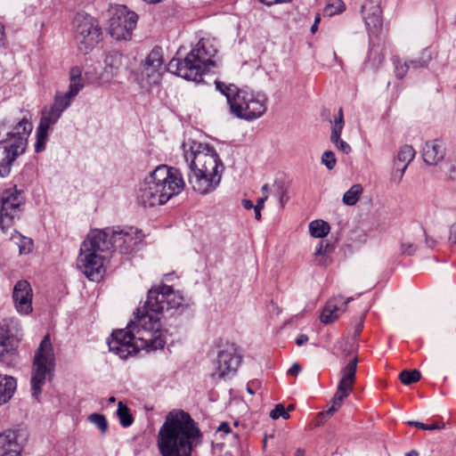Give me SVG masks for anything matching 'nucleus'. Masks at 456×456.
Masks as SVG:
<instances>
[{
  "mask_svg": "<svg viewBox=\"0 0 456 456\" xmlns=\"http://www.w3.org/2000/svg\"><path fill=\"white\" fill-rule=\"evenodd\" d=\"M184 297L171 286L161 283L152 287L142 308H138L134 320L126 329L114 330L107 343L110 352L120 359L135 354L140 347L157 350L164 347L167 331L162 329L160 315L169 309H178Z\"/></svg>",
  "mask_w": 456,
  "mask_h": 456,
  "instance_id": "nucleus-1",
  "label": "nucleus"
},
{
  "mask_svg": "<svg viewBox=\"0 0 456 456\" xmlns=\"http://www.w3.org/2000/svg\"><path fill=\"white\" fill-rule=\"evenodd\" d=\"M203 435L198 423L183 410L169 411L157 435L160 456H191L202 443Z\"/></svg>",
  "mask_w": 456,
  "mask_h": 456,
  "instance_id": "nucleus-2",
  "label": "nucleus"
},
{
  "mask_svg": "<svg viewBox=\"0 0 456 456\" xmlns=\"http://www.w3.org/2000/svg\"><path fill=\"white\" fill-rule=\"evenodd\" d=\"M183 151L191 170L188 181L192 190L202 195L214 191L224 170L216 151L207 143L191 141L183 144Z\"/></svg>",
  "mask_w": 456,
  "mask_h": 456,
  "instance_id": "nucleus-3",
  "label": "nucleus"
},
{
  "mask_svg": "<svg viewBox=\"0 0 456 456\" xmlns=\"http://www.w3.org/2000/svg\"><path fill=\"white\" fill-rule=\"evenodd\" d=\"M32 128L21 110L0 122V177L7 176L14 161L25 152Z\"/></svg>",
  "mask_w": 456,
  "mask_h": 456,
  "instance_id": "nucleus-4",
  "label": "nucleus"
},
{
  "mask_svg": "<svg viewBox=\"0 0 456 456\" xmlns=\"http://www.w3.org/2000/svg\"><path fill=\"white\" fill-rule=\"evenodd\" d=\"M182 173L166 165L157 167L142 182L138 202L144 208L163 205L184 188Z\"/></svg>",
  "mask_w": 456,
  "mask_h": 456,
  "instance_id": "nucleus-5",
  "label": "nucleus"
},
{
  "mask_svg": "<svg viewBox=\"0 0 456 456\" xmlns=\"http://www.w3.org/2000/svg\"><path fill=\"white\" fill-rule=\"evenodd\" d=\"M217 52L216 41L201 38L183 60L172 59L168 71L191 81H199L206 72L216 66L214 57Z\"/></svg>",
  "mask_w": 456,
  "mask_h": 456,
  "instance_id": "nucleus-6",
  "label": "nucleus"
},
{
  "mask_svg": "<svg viewBox=\"0 0 456 456\" xmlns=\"http://www.w3.org/2000/svg\"><path fill=\"white\" fill-rule=\"evenodd\" d=\"M216 89L225 96L230 111L239 118L252 120L260 118L266 110L267 97L240 89L233 84L215 81Z\"/></svg>",
  "mask_w": 456,
  "mask_h": 456,
  "instance_id": "nucleus-7",
  "label": "nucleus"
},
{
  "mask_svg": "<svg viewBox=\"0 0 456 456\" xmlns=\"http://www.w3.org/2000/svg\"><path fill=\"white\" fill-rule=\"evenodd\" d=\"M104 235L91 231L80 247V253L77 260L79 270L91 281L102 277L103 253L108 252V243L104 242Z\"/></svg>",
  "mask_w": 456,
  "mask_h": 456,
  "instance_id": "nucleus-8",
  "label": "nucleus"
},
{
  "mask_svg": "<svg viewBox=\"0 0 456 456\" xmlns=\"http://www.w3.org/2000/svg\"><path fill=\"white\" fill-rule=\"evenodd\" d=\"M83 87L81 68L77 66L71 68L69 90L64 94L56 93L53 103L42 110L38 126L49 130L55 125Z\"/></svg>",
  "mask_w": 456,
  "mask_h": 456,
  "instance_id": "nucleus-9",
  "label": "nucleus"
},
{
  "mask_svg": "<svg viewBox=\"0 0 456 456\" xmlns=\"http://www.w3.org/2000/svg\"><path fill=\"white\" fill-rule=\"evenodd\" d=\"M55 370V354L49 334L41 340L38 348L35 352L31 370V392L32 396L39 399L42 387L47 380H51Z\"/></svg>",
  "mask_w": 456,
  "mask_h": 456,
  "instance_id": "nucleus-10",
  "label": "nucleus"
},
{
  "mask_svg": "<svg viewBox=\"0 0 456 456\" xmlns=\"http://www.w3.org/2000/svg\"><path fill=\"white\" fill-rule=\"evenodd\" d=\"M75 39L78 49L88 53L98 44L102 34L97 20L92 16L78 12L74 19Z\"/></svg>",
  "mask_w": 456,
  "mask_h": 456,
  "instance_id": "nucleus-11",
  "label": "nucleus"
},
{
  "mask_svg": "<svg viewBox=\"0 0 456 456\" xmlns=\"http://www.w3.org/2000/svg\"><path fill=\"white\" fill-rule=\"evenodd\" d=\"M138 15L125 5L117 6L109 20L108 30L116 40H129L136 27Z\"/></svg>",
  "mask_w": 456,
  "mask_h": 456,
  "instance_id": "nucleus-12",
  "label": "nucleus"
},
{
  "mask_svg": "<svg viewBox=\"0 0 456 456\" xmlns=\"http://www.w3.org/2000/svg\"><path fill=\"white\" fill-rule=\"evenodd\" d=\"M358 359L354 356L341 370V379L339 380L337 391L331 401L330 408L320 413V417H331L342 405L345 398H346L353 391V386L355 381Z\"/></svg>",
  "mask_w": 456,
  "mask_h": 456,
  "instance_id": "nucleus-13",
  "label": "nucleus"
},
{
  "mask_svg": "<svg viewBox=\"0 0 456 456\" xmlns=\"http://www.w3.org/2000/svg\"><path fill=\"white\" fill-rule=\"evenodd\" d=\"M23 203V193L16 187L4 191L0 208V227L3 232H6L15 220L20 217Z\"/></svg>",
  "mask_w": 456,
  "mask_h": 456,
  "instance_id": "nucleus-14",
  "label": "nucleus"
},
{
  "mask_svg": "<svg viewBox=\"0 0 456 456\" xmlns=\"http://www.w3.org/2000/svg\"><path fill=\"white\" fill-rule=\"evenodd\" d=\"M241 362L234 345H228L218 352L216 362H214V371L212 377L224 379L232 376L236 373Z\"/></svg>",
  "mask_w": 456,
  "mask_h": 456,
  "instance_id": "nucleus-15",
  "label": "nucleus"
},
{
  "mask_svg": "<svg viewBox=\"0 0 456 456\" xmlns=\"http://www.w3.org/2000/svg\"><path fill=\"white\" fill-rule=\"evenodd\" d=\"M33 290L28 281L21 280L16 282L12 290V300L20 314L28 315L33 311Z\"/></svg>",
  "mask_w": 456,
  "mask_h": 456,
  "instance_id": "nucleus-16",
  "label": "nucleus"
},
{
  "mask_svg": "<svg viewBox=\"0 0 456 456\" xmlns=\"http://www.w3.org/2000/svg\"><path fill=\"white\" fill-rule=\"evenodd\" d=\"M353 299L351 297L346 299L340 295L330 298L322 312L321 321L325 324L333 322L346 311L347 304Z\"/></svg>",
  "mask_w": 456,
  "mask_h": 456,
  "instance_id": "nucleus-17",
  "label": "nucleus"
},
{
  "mask_svg": "<svg viewBox=\"0 0 456 456\" xmlns=\"http://www.w3.org/2000/svg\"><path fill=\"white\" fill-rule=\"evenodd\" d=\"M362 12L369 33L377 36L382 28L380 6L371 5L367 3L362 6Z\"/></svg>",
  "mask_w": 456,
  "mask_h": 456,
  "instance_id": "nucleus-18",
  "label": "nucleus"
},
{
  "mask_svg": "<svg viewBox=\"0 0 456 456\" xmlns=\"http://www.w3.org/2000/svg\"><path fill=\"white\" fill-rule=\"evenodd\" d=\"M423 159L428 165H437L445 156V147L442 141L427 142L423 148Z\"/></svg>",
  "mask_w": 456,
  "mask_h": 456,
  "instance_id": "nucleus-19",
  "label": "nucleus"
},
{
  "mask_svg": "<svg viewBox=\"0 0 456 456\" xmlns=\"http://www.w3.org/2000/svg\"><path fill=\"white\" fill-rule=\"evenodd\" d=\"M416 151L412 146L405 144L402 146L394 159L395 173H399L398 182H401L408 166L413 160Z\"/></svg>",
  "mask_w": 456,
  "mask_h": 456,
  "instance_id": "nucleus-20",
  "label": "nucleus"
},
{
  "mask_svg": "<svg viewBox=\"0 0 456 456\" xmlns=\"http://www.w3.org/2000/svg\"><path fill=\"white\" fill-rule=\"evenodd\" d=\"M0 456H20L15 431L7 430L0 434Z\"/></svg>",
  "mask_w": 456,
  "mask_h": 456,
  "instance_id": "nucleus-21",
  "label": "nucleus"
},
{
  "mask_svg": "<svg viewBox=\"0 0 456 456\" xmlns=\"http://www.w3.org/2000/svg\"><path fill=\"white\" fill-rule=\"evenodd\" d=\"M94 232H101L104 235V242L108 243V252L118 249L122 253L123 232L120 226L93 230Z\"/></svg>",
  "mask_w": 456,
  "mask_h": 456,
  "instance_id": "nucleus-22",
  "label": "nucleus"
},
{
  "mask_svg": "<svg viewBox=\"0 0 456 456\" xmlns=\"http://www.w3.org/2000/svg\"><path fill=\"white\" fill-rule=\"evenodd\" d=\"M122 254H126L134 250V246L142 240V232L134 227H126L122 228Z\"/></svg>",
  "mask_w": 456,
  "mask_h": 456,
  "instance_id": "nucleus-23",
  "label": "nucleus"
},
{
  "mask_svg": "<svg viewBox=\"0 0 456 456\" xmlns=\"http://www.w3.org/2000/svg\"><path fill=\"white\" fill-rule=\"evenodd\" d=\"M16 380L10 376L0 375V405L8 402L16 389Z\"/></svg>",
  "mask_w": 456,
  "mask_h": 456,
  "instance_id": "nucleus-24",
  "label": "nucleus"
},
{
  "mask_svg": "<svg viewBox=\"0 0 456 456\" xmlns=\"http://www.w3.org/2000/svg\"><path fill=\"white\" fill-rule=\"evenodd\" d=\"M385 59L384 46L379 44L370 43L368 57L365 61V64L377 69L383 62Z\"/></svg>",
  "mask_w": 456,
  "mask_h": 456,
  "instance_id": "nucleus-25",
  "label": "nucleus"
},
{
  "mask_svg": "<svg viewBox=\"0 0 456 456\" xmlns=\"http://www.w3.org/2000/svg\"><path fill=\"white\" fill-rule=\"evenodd\" d=\"M164 63L162 49L154 47L146 57L142 66L162 69Z\"/></svg>",
  "mask_w": 456,
  "mask_h": 456,
  "instance_id": "nucleus-26",
  "label": "nucleus"
},
{
  "mask_svg": "<svg viewBox=\"0 0 456 456\" xmlns=\"http://www.w3.org/2000/svg\"><path fill=\"white\" fill-rule=\"evenodd\" d=\"M330 224L323 220H314L309 224V232L314 238H323L330 232Z\"/></svg>",
  "mask_w": 456,
  "mask_h": 456,
  "instance_id": "nucleus-27",
  "label": "nucleus"
},
{
  "mask_svg": "<svg viewBox=\"0 0 456 456\" xmlns=\"http://www.w3.org/2000/svg\"><path fill=\"white\" fill-rule=\"evenodd\" d=\"M162 69L142 66V76L150 86L158 85L161 80Z\"/></svg>",
  "mask_w": 456,
  "mask_h": 456,
  "instance_id": "nucleus-28",
  "label": "nucleus"
},
{
  "mask_svg": "<svg viewBox=\"0 0 456 456\" xmlns=\"http://www.w3.org/2000/svg\"><path fill=\"white\" fill-rule=\"evenodd\" d=\"M362 193L361 184H354L343 196V202L347 206H354Z\"/></svg>",
  "mask_w": 456,
  "mask_h": 456,
  "instance_id": "nucleus-29",
  "label": "nucleus"
},
{
  "mask_svg": "<svg viewBox=\"0 0 456 456\" xmlns=\"http://www.w3.org/2000/svg\"><path fill=\"white\" fill-rule=\"evenodd\" d=\"M343 128H344V115H343V110H342V108H340L338 110L337 117H335L333 122L331 123L330 141L337 140L338 138H340Z\"/></svg>",
  "mask_w": 456,
  "mask_h": 456,
  "instance_id": "nucleus-30",
  "label": "nucleus"
},
{
  "mask_svg": "<svg viewBox=\"0 0 456 456\" xmlns=\"http://www.w3.org/2000/svg\"><path fill=\"white\" fill-rule=\"evenodd\" d=\"M117 415L120 424L123 427L126 428L133 424L134 419L130 413V411L128 407L122 402H119L118 404Z\"/></svg>",
  "mask_w": 456,
  "mask_h": 456,
  "instance_id": "nucleus-31",
  "label": "nucleus"
},
{
  "mask_svg": "<svg viewBox=\"0 0 456 456\" xmlns=\"http://www.w3.org/2000/svg\"><path fill=\"white\" fill-rule=\"evenodd\" d=\"M104 63L106 72L113 74L120 66L121 55L117 52L110 53L106 55Z\"/></svg>",
  "mask_w": 456,
  "mask_h": 456,
  "instance_id": "nucleus-32",
  "label": "nucleus"
},
{
  "mask_svg": "<svg viewBox=\"0 0 456 456\" xmlns=\"http://www.w3.org/2000/svg\"><path fill=\"white\" fill-rule=\"evenodd\" d=\"M431 59H432L431 53L428 48H426L422 51L421 56L419 58L411 60L408 61V63H410V69L411 68V69H417L426 68L428 65Z\"/></svg>",
  "mask_w": 456,
  "mask_h": 456,
  "instance_id": "nucleus-33",
  "label": "nucleus"
},
{
  "mask_svg": "<svg viewBox=\"0 0 456 456\" xmlns=\"http://www.w3.org/2000/svg\"><path fill=\"white\" fill-rule=\"evenodd\" d=\"M17 235L15 237H12V240H18V241H15L16 244L19 246V252L20 255H26L28 254L33 248V241L32 240L26 238L22 236L21 234L15 232Z\"/></svg>",
  "mask_w": 456,
  "mask_h": 456,
  "instance_id": "nucleus-34",
  "label": "nucleus"
},
{
  "mask_svg": "<svg viewBox=\"0 0 456 456\" xmlns=\"http://www.w3.org/2000/svg\"><path fill=\"white\" fill-rule=\"evenodd\" d=\"M421 374L418 370H403L399 375L401 382L404 385H411L419 381Z\"/></svg>",
  "mask_w": 456,
  "mask_h": 456,
  "instance_id": "nucleus-35",
  "label": "nucleus"
},
{
  "mask_svg": "<svg viewBox=\"0 0 456 456\" xmlns=\"http://www.w3.org/2000/svg\"><path fill=\"white\" fill-rule=\"evenodd\" d=\"M88 421L94 424L102 434L108 431V422L104 415L100 413H92L87 418Z\"/></svg>",
  "mask_w": 456,
  "mask_h": 456,
  "instance_id": "nucleus-36",
  "label": "nucleus"
},
{
  "mask_svg": "<svg viewBox=\"0 0 456 456\" xmlns=\"http://www.w3.org/2000/svg\"><path fill=\"white\" fill-rule=\"evenodd\" d=\"M12 349L7 330L0 325V358Z\"/></svg>",
  "mask_w": 456,
  "mask_h": 456,
  "instance_id": "nucleus-37",
  "label": "nucleus"
},
{
  "mask_svg": "<svg viewBox=\"0 0 456 456\" xmlns=\"http://www.w3.org/2000/svg\"><path fill=\"white\" fill-rule=\"evenodd\" d=\"M48 131L45 128L37 126V141L35 143V151L40 152L45 150V143L48 138Z\"/></svg>",
  "mask_w": 456,
  "mask_h": 456,
  "instance_id": "nucleus-38",
  "label": "nucleus"
},
{
  "mask_svg": "<svg viewBox=\"0 0 456 456\" xmlns=\"http://www.w3.org/2000/svg\"><path fill=\"white\" fill-rule=\"evenodd\" d=\"M344 4L341 0H329L324 9L325 14L332 16L343 11Z\"/></svg>",
  "mask_w": 456,
  "mask_h": 456,
  "instance_id": "nucleus-39",
  "label": "nucleus"
},
{
  "mask_svg": "<svg viewBox=\"0 0 456 456\" xmlns=\"http://www.w3.org/2000/svg\"><path fill=\"white\" fill-rule=\"evenodd\" d=\"M395 73L396 77L403 78L410 69V63L408 61H402L400 59L394 60Z\"/></svg>",
  "mask_w": 456,
  "mask_h": 456,
  "instance_id": "nucleus-40",
  "label": "nucleus"
},
{
  "mask_svg": "<svg viewBox=\"0 0 456 456\" xmlns=\"http://www.w3.org/2000/svg\"><path fill=\"white\" fill-rule=\"evenodd\" d=\"M337 159L335 154L331 151H326L322 156V164H323L329 170L335 167Z\"/></svg>",
  "mask_w": 456,
  "mask_h": 456,
  "instance_id": "nucleus-41",
  "label": "nucleus"
},
{
  "mask_svg": "<svg viewBox=\"0 0 456 456\" xmlns=\"http://www.w3.org/2000/svg\"><path fill=\"white\" fill-rule=\"evenodd\" d=\"M417 249V244L411 240H406L401 242L400 251L403 256H412Z\"/></svg>",
  "mask_w": 456,
  "mask_h": 456,
  "instance_id": "nucleus-42",
  "label": "nucleus"
},
{
  "mask_svg": "<svg viewBox=\"0 0 456 456\" xmlns=\"http://www.w3.org/2000/svg\"><path fill=\"white\" fill-rule=\"evenodd\" d=\"M270 417L273 419H277L280 417L284 419H288L289 418V411L285 410L284 406L281 403H279L271 411Z\"/></svg>",
  "mask_w": 456,
  "mask_h": 456,
  "instance_id": "nucleus-43",
  "label": "nucleus"
},
{
  "mask_svg": "<svg viewBox=\"0 0 456 456\" xmlns=\"http://www.w3.org/2000/svg\"><path fill=\"white\" fill-rule=\"evenodd\" d=\"M333 245L328 242L327 240H321L315 248L314 254L322 255V254H329L333 251Z\"/></svg>",
  "mask_w": 456,
  "mask_h": 456,
  "instance_id": "nucleus-44",
  "label": "nucleus"
},
{
  "mask_svg": "<svg viewBox=\"0 0 456 456\" xmlns=\"http://www.w3.org/2000/svg\"><path fill=\"white\" fill-rule=\"evenodd\" d=\"M341 152L348 154L351 152V146L341 138L330 141Z\"/></svg>",
  "mask_w": 456,
  "mask_h": 456,
  "instance_id": "nucleus-45",
  "label": "nucleus"
},
{
  "mask_svg": "<svg viewBox=\"0 0 456 456\" xmlns=\"http://www.w3.org/2000/svg\"><path fill=\"white\" fill-rule=\"evenodd\" d=\"M314 262L315 265L320 266H326L330 263V259L329 256V254H322V255H315L314 257Z\"/></svg>",
  "mask_w": 456,
  "mask_h": 456,
  "instance_id": "nucleus-46",
  "label": "nucleus"
},
{
  "mask_svg": "<svg viewBox=\"0 0 456 456\" xmlns=\"http://www.w3.org/2000/svg\"><path fill=\"white\" fill-rule=\"evenodd\" d=\"M276 196L280 201L281 206L283 207L285 202H287L288 200V197L286 191L283 189L281 185H277Z\"/></svg>",
  "mask_w": 456,
  "mask_h": 456,
  "instance_id": "nucleus-47",
  "label": "nucleus"
},
{
  "mask_svg": "<svg viewBox=\"0 0 456 456\" xmlns=\"http://www.w3.org/2000/svg\"><path fill=\"white\" fill-rule=\"evenodd\" d=\"M420 232L422 233V236L425 237V243L427 247L429 248H434L437 244V240L428 236L423 229H420Z\"/></svg>",
  "mask_w": 456,
  "mask_h": 456,
  "instance_id": "nucleus-48",
  "label": "nucleus"
},
{
  "mask_svg": "<svg viewBox=\"0 0 456 456\" xmlns=\"http://www.w3.org/2000/svg\"><path fill=\"white\" fill-rule=\"evenodd\" d=\"M257 1L262 3L263 4H265L266 6H273V5H275V4L289 3L292 0H257Z\"/></svg>",
  "mask_w": 456,
  "mask_h": 456,
  "instance_id": "nucleus-49",
  "label": "nucleus"
},
{
  "mask_svg": "<svg viewBox=\"0 0 456 456\" xmlns=\"http://www.w3.org/2000/svg\"><path fill=\"white\" fill-rule=\"evenodd\" d=\"M301 371V366L295 362L291 365V367L288 370V374L291 376H296Z\"/></svg>",
  "mask_w": 456,
  "mask_h": 456,
  "instance_id": "nucleus-50",
  "label": "nucleus"
},
{
  "mask_svg": "<svg viewBox=\"0 0 456 456\" xmlns=\"http://www.w3.org/2000/svg\"><path fill=\"white\" fill-rule=\"evenodd\" d=\"M448 175L451 180L456 181V159L451 164Z\"/></svg>",
  "mask_w": 456,
  "mask_h": 456,
  "instance_id": "nucleus-51",
  "label": "nucleus"
},
{
  "mask_svg": "<svg viewBox=\"0 0 456 456\" xmlns=\"http://www.w3.org/2000/svg\"><path fill=\"white\" fill-rule=\"evenodd\" d=\"M449 240L451 243L456 244V223L450 227Z\"/></svg>",
  "mask_w": 456,
  "mask_h": 456,
  "instance_id": "nucleus-52",
  "label": "nucleus"
},
{
  "mask_svg": "<svg viewBox=\"0 0 456 456\" xmlns=\"http://www.w3.org/2000/svg\"><path fill=\"white\" fill-rule=\"evenodd\" d=\"M308 341V337L305 334H300L297 339H296V343L297 346H303L305 343H306Z\"/></svg>",
  "mask_w": 456,
  "mask_h": 456,
  "instance_id": "nucleus-53",
  "label": "nucleus"
},
{
  "mask_svg": "<svg viewBox=\"0 0 456 456\" xmlns=\"http://www.w3.org/2000/svg\"><path fill=\"white\" fill-rule=\"evenodd\" d=\"M217 432H224L228 434L230 432V426L226 422H222L220 426L217 428Z\"/></svg>",
  "mask_w": 456,
  "mask_h": 456,
  "instance_id": "nucleus-54",
  "label": "nucleus"
},
{
  "mask_svg": "<svg viewBox=\"0 0 456 456\" xmlns=\"http://www.w3.org/2000/svg\"><path fill=\"white\" fill-rule=\"evenodd\" d=\"M266 199H267V195H265L264 197L259 198L257 200L256 205L254 207V208L263 209L265 207V201L266 200Z\"/></svg>",
  "mask_w": 456,
  "mask_h": 456,
  "instance_id": "nucleus-55",
  "label": "nucleus"
},
{
  "mask_svg": "<svg viewBox=\"0 0 456 456\" xmlns=\"http://www.w3.org/2000/svg\"><path fill=\"white\" fill-rule=\"evenodd\" d=\"M320 20H321V18H320V16H319V15H317V16L315 17V19H314V24L312 25L311 29H310V30H311V32H312L313 34H314V33H315V32L317 31V29H318V23L320 22Z\"/></svg>",
  "mask_w": 456,
  "mask_h": 456,
  "instance_id": "nucleus-56",
  "label": "nucleus"
},
{
  "mask_svg": "<svg viewBox=\"0 0 456 456\" xmlns=\"http://www.w3.org/2000/svg\"><path fill=\"white\" fill-rule=\"evenodd\" d=\"M4 38H5V36H4V26L0 23V47L4 46Z\"/></svg>",
  "mask_w": 456,
  "mask_h": 456,
  "instance_id": "nucleus-57",
  "label": "nucleus"
},
{
  "mask_svg": "<svg viewBox=\"0 0 456 456\" xmlns=\"http://www.w3.org/2000/svg\"><path fill=\"white\" fill-rule=\"evenodd\" d=\"M444 427V425L443 424L442 426L438 425V424H426V428H425V430H434V429H440V428H443Z\"/></svg>",
  "mask_w": 456,
  "mask_h": 456,
  "instance_id": "nucleus-58",
  "label": "nucleus"
},
{
  "mask_svg": "<svg viewBox=\"0 0 456 456\" xmlns=\"http://www.w3.org/2000/svg\"><path fill=\"white\" fill-rule=\"evenodd\" d=\"M242 206L246 209H251L255 207L251 200L246 199L242 200Z\"/></svg>",
  "mask_w": 456,
  "mask_h": 456,
  "instance_id": "nucleus-59",
  "label": "nucleus"
},
{
  "mask_svg": "<svg viewBox=\"0 0 456 456\" xmlns=\"http://www.w3.org/2000/svg\"><path fill=\"white\" fill-rule=\"evenodd\" d=\"M408 424L411 425V426H414V427H417V428H419L420 429H423V430H425V428H426V424L425 423L419 422V421H409Z\"/></svg>",
  "mask_w": 456,
  "mask_h": 456,
  "instance_id": "nucleus-60",
  "label": "nucleus"
},
{
  "mask_svg": "<svg viewBox=\"0 0 456 456\" xmlns=\"http://www.w3.org/2000/svg\"><path fill=\"white\" fill-rule=\"evenodd\" d=\"M362 327H363V324L362 322H360L356 328H355V330H354V337H358L360 335V333L362 332Z\"/></svg>",
  "mask_w": 456,
  "mask_h": 456,
  "instance_id": "nucleus-61",
  "label": "nucleus"
},
{
  "mask_svg": "<svg viewBox=\"0 0 456 456\" xmlns=\"http://www.w3.org/2000/svg\"><path fill=\"white\" fill-rule=\"evenodd\" d=\"M399 173H395V167H394V170L392 173V180L395 181L396 183H399L398 182Z\"/></svg>",
  "mask_w": 456,
  "mask_h": 456,
  "instance_id": "nucleus-62",
  "label": "nucleus"
},
{
  "mask_svg": "<svg viewBox=\"0 0 456 456\" xmlns=\"http://www.w3.org/2000/svg\"><path fill=\"white\" fill-rule=\"evenodd\" d=\"M261 210L262 209H259V208H254V212H255V218L259 221L261 219Z\"/></svg>",
  "mask_w": 456,
  "mask_h": 456,
  "instance_id": "nucleus-63",
  "label": "nucleus"
},
{
  "mask_svg": "<svg viewBox=\"0 0 456 456\" xmlns=\"http://www.w3.org/2000/svg\"><path fill=\"white\" fill-rule=\"evenodd\" d=\"M295 456H305V451L302 449H297L295 452Z\"/></svg>",
  "mask_w": 456,
  "mask_h": 456,
  "instance_id": "nucleus-64",
  "label": "nucleus"
}]
</instances>
